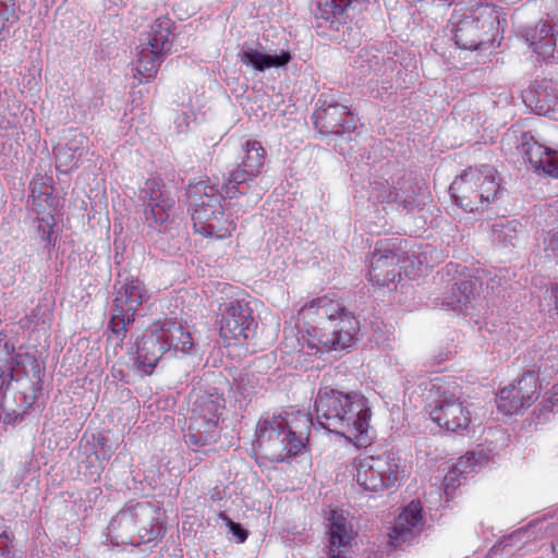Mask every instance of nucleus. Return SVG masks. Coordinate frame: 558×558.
<instances>
[{
	"label": "nucleus",
	"instance_id": "1",
	"mask_svg": "<svg viewBox=\"0 0 558 558\" xmlns=\"http://www.w3.org/2000/svg\"><path fill=\"white\" fill-rule=\"evenodd\" d=\"M298 322L307 327V348L330 352L352 347L357 322L333 295L314 298L298 312Z\"/></svg>",
	"mask_w": 558,
	"mask_h": 558
},
{
	"label": "nucleus",
	"instance_id": "2",
	"mask_svg": "<svg viewBox=\"0 0 558 558\" xmlns=\"http://www.w3.org/2000/svg\"><path fill=\"white\" fill-rule=\"evenodd\" d=\"M315 412L318 424L350 441L367 433L372 417L367 399L355 392L342 391L324 387L317 392Z\"/></svg>",
	"mask_w": 558,
	"mask_h": 558
},
{
	"label": "nucleus",
	"instance_id": "3",
	"mask_svg": "<svg viewBox=\"0 0 558 558\" xmlns=\"http://www.w3.org/2000/svg\"><path fill=\"white\" fill-rule=\"evenodd\" d=\"M186 196L192 208L194 231L205 238H230L236 223L230 203H221V193L213 184L198 181L189 184Z\"/></svg>",
	"mask_w": 558,
	"mask_h": 558
},
{
	"label": "nucleus",
	"instance_id": "4",
	"mask_svg": "<svg viewBox=\"0 0 558 558\" xmlns=\"http://www.w3.org/2000/svg\"><path fill=\"white\" fill-rule=\"evenodd\" d=\"M502 9L494 3L454 10L450 19L452 38L460 49L490 48L502 38Z\"/></svg>",
	"mask_w": 558,
	"mask_h": 558
},
{
	"label": "nucleus",
	"instance_id": "5",
	"mask_svg": "<svg viewBox=\"0 0 558 558\" xmlns=\"http://www.w3.org/2000/svg\"><path fill=\"white\" fill-rule=\"evenodd\" d=\"M311 426L308 416L299 412L284 416L267 415L256 426L258 446L272 460L283 461L304 448Z\"/></svg>",
	"mask_w": 558,
	"mask_h": 558
},
{
	"label": "nucleus",
	"instance_id": "6",
	"mask_svg": "<svg viewBox=\"0 0 558 558\" xmlns=\"http://www.w3.org/2000/svg\"><path fill=\"white\" fill-rule=\"evenodd\" d=\"M456 203L469 213H483L502 195L497 170L488 165L470 167L450 185Z\"/></svg>",
	"mask_w": 558,
	"mask_h": 558
},
{
	"label": "nucleus",
	"instance_id": "7",
	"mask_svg": "<svg viewBox=\"0 0 558 558\" xmlns=\"http://www.w3.org/2000/svg\"><path fill=\"white\" fill-rule=\"evenodd\" d=\"M429 416L448 433L465 435L471 429L472 411L458 386L436 378L429 387Z\"/></svg>",
	"mask_w": 558,
	"mask_h": 558
},
{
	"label": "nucleus",
	"instance_id": "8",
	"mask_svg": "<svg viewBox=\"0 0 558 558\" xmlns=\"http://www.w3.org/2000/svg\"><path fill=\"white\" fill-rule=\"evenodd\" d=\"M355 470V480L362 489L380 493L401 483L405 477L407 465L400 458L386 453L360 459Z\"/></svg>",
	"mask_w": 558,
	"mask_h": 558
},
{
	"label": "nucleus",
	"instance_id": "9",
	"mask_svg": "<svg viewBox=\"0 0 558 558\" xmlns=\"http://www.w3.org/2000/svg\"><path fill=\"white\" fill-rule=\"evenodd\" d=\"M173 22L167 16L156 19L150 25L147 41L137 47L135 70L140 83L153 80L165 54L170 51Z\"/></svg>",
	"mask_w": 558,
	"mask_h": 558
},
{
	"label": "nucleus",
	"instance_id": "10",
	"mask_svg": "<svg viewBox=\"0 0 558 558\" xmlns=\"http://www.w3.org/2000/svg\"><path fill=\"white\" fill-rule=\"evenodd\" d=\"M225 400L216 393H198L192 404L187 442L205 446L218 438V423Z\"/></svg>",
	"mask_w": 558,
	"mask_h": 558
},
{
	"label": "nucleus",
	"instance_id": "11",
	"mask_svg": "<svg viewBox=\"0 0 558 558\" xmlns=\"http://www.w3.org/2000/svg\"><path fill=\"white\" fill-rule=\"evenodd\" d=\"M149 298L150 294L141 279L126 278L117 289L113 300L112 331H125L126 326L134 322L135 313Z\"/></svg>",
	"mask_w": 558,
	"mask_h": 558
},
{
	"label": "nucleus",
	"instance_id": "12",
	"mask_svg": "<svg viewBox=\"0 0 558 558\" xmlns=\"http://www.w3.org/2000/svg\"><path fill=\"white\" fill-rule=\"evenodd\" d=\"M421 186L413 179L400 178L393 183L374 181L369 186V199L386 207L411 210L416 204Z\"/></svg>",
	"mask_w": 558,
	"mask_h": 558
},
{
	"label": "nucleus",
	"instance_id": "13",
	"mask_svg": "<svg viewBox=\"0 0 558 558\" xmlns=\"http://www.w3.org/2000/svg\"><path fill=\"white\" fill-rule=\"evenodd\" d=\"M539 397L538 378L533 372L525 373L515 383L499 390L497 409L505 415H513L530 408Z\"/></svg>",
	"mask_w": 558,
	"mask_h": 558
},
{
	"label": "nucleus",
	"instance_id": "14",
	"mask_svg": "<svg viewBox=\"0 0 558 558\" xmlns=\"http://www.w3.org/2000/svg\"><path fill=\"white\" fill-rule=\"evenodd\" d=\"M243 156L240 163L230 171L228 182L223 185L226 196L235 197L240 192L238 186L257 178L266 162V150L262 143L256 140H248L242 147Z\"/></svg>",
	"mask_w": 558,
	"mask_h": 558
},
{
	"label": "nucleus",
	"instance_id": "15",
	"mask_svg": "<svg viewBox=\"0 0 558 558\" xmlns=\"http://www.w3.org/2000/svg\"><path fill=\"white\" fill-rule=\"evenodd\" d=\"M151 513L149 502L125 506L111 519L108 525V538L116 546H135L137 521L147 523Z\"/></svg>",
	"mask_w": 558,
	"mask_h": 558
},
{
	"label": "nucleus",
	"instance_id": "16",
	"mask_svg": "<svg viewBox=\"0 0 558 558\" xmlns=\"http://www.w3.org/2000/svg\"><path fill=\"white\" fill-rule=\"evenodd\" d=\"M255 326L253 311L248 302L244 300H232L226 304L221 312L220 336L226 340H246Z\"/></svg>",
	"mask_w": 558,
	"mask_h": 558
},
{
	"label": "nucleus",
	"instance_id": "17",
	"mask_svg": "<svg viewBox=\"0 0 558 558\" xmlns=\"http://www.w3.org/2000/svg\"><path fill=\"white\" fill-rule=\"evenodd\" d=\"M320 105L313 114L314 124L324 134H343L355 130L353 114L344 105L319 100Z\"/></svg>",
	"mask_w": 558,
	"mask_h": 558
},
{
	"label": "nucleus",
	"instance_id": "18",
	"mask_svg": "<svg viewBox=\"0 0 558 558\" xmlns=\"http://www.w3.org/2000/svg\"><path fill=\"white\" fill-rule=\"evenodd\" d=\"M423 529L422 506L420 502L412 501L395 520L389 533L390 543L395 547L412 544L421 535Z\"/></svg>",
	"mask_w": 558,
	"mask_h": 558
},
{
	"label": "nucleus",
	"instance_id": "19",
	"mask_svg": "<svg viewBox=\"0 0 558 558\" xmlns=\"http://www.w3.org/2000/svg\"><path fill=\"white\" fill-rule=\"evenodd\" d=\"M518 148L536 171L558 178V150L538 143L531 132L521 135Z\"/></svg>",
	"mask_w": 558,
	"mask_h": 558
},
{
	"label": "nucleus",
	"instance_id": "20",
	"mask_svg": "<svg viewBox=\"0 0 558 558\" xmlns=\"http://www.w3.org/2000/svg\"><path fill=\"white\" fill-rule=\"evenodd\" d=\"M142 194L146 221L154 227L162 226L170 217L173 201L162 193L155 180L145 182Z\"/></svg>",
	"mask_w": 558,
	"mask_h": 558
},
{
	"label": "nucleus",
	"instance_id": "21",
	"mask_svg": "<svg viewBox=\"0 0 558 558\" xmlns=\"http://www.w3.org/2000/svg\"><path fill=\"white\" fill-rule=\"evenodd\" d=\"M166 354L170 356L186 355L194 348V341L187 326L175 320L155 323Z\"/></svg>",
	"mask_w": 558,
	"mask_h": 558
},
{
	"label": "nucleus",
	"instance_id": "22",
	"mask_svg": "<svg viewBox=\"0 0 558 558\" xmlns=\"http://www.w3.org/2000/svg\"><path fill=\"white\" fill-rule=\"evenodd\" d=\"M521 36L538 58L549 60L555 57L558 36L548 22L539 20L534 25L522 28Z\"/></svg>",
	"mask_w": 558,
	"mask_h": 558
},
{
	"label": "nucleus",
	"instance_id": "23",
	"mask_svg": "<svg viewBox=\"0 0 558 558\" xmlns=\"http://www.w3.org/2000/svg\"><path fill=\"white\" fill-rule=\"evenodd\" d=\"M329 550L328 558H342V548L351 544L354 536L353 526L342 510L328 512Z\"/></svg>",
	"mask_w": 558,
	"mask_h": 558
},
{
	"label": "nucleus",
	"instance_id": "24",
	"mask_svg": "<svg viewBox=\"0 0 558 558\" xmlns=\"http://www.w3.org/2000/svg\"><path fill=\"white\" fill-rule=\"evenodd\" d=\"M238 57L244 65L258 72H264L270 68L284 66L291 60V54L288 51H281L279 54L265 53L259 43L244 44Z\"/></svg>",
	"mask_w": 558,
	"mask_h": 558
},
{
	"label": "nucleus",
	"instance_id": "25",
	"mask_svg": "<svg viewBox=\"0 0 558 558\" xmlns=\"http://www.w3.org/2000/svg\"><path fill=\"white\" fill-rule=\"evenodd\" d=\"M136 347V362L138 368L146 375H150L161 356L166 354L161 338L155 324L137 341Z\"/></svg>",
	"mask_w": 558,
	"mask_h": 558
},
{
	"label": "nucleus",
	"instance_id": "26",
	"mask_svg": "<svg viewBox=\"0 0 558 558\" xmlns=\"http://www.w3.org/2000/svg\"><path fill=\"white\" fill-rule=\"evenodd\" d=\"M400 258L392 252H375L369 259V281L374 284L388 287L400 278L398 270Z\"/></svg>",
	"mask_w": 558,
	"mask_h": 558
},
{
	"label": "nucleus",
	"instance_id": "27",
	"mask_svg": "<svg viewBox=\"0 0 558 558\" xmlns=\"http://www.w3.org/2000/svg\"><path fill=\"white\" fill-rule=\"evenodd\" d=\"M475 281L461 279L452 286L444 298L442 303L453 311L465 312L476 296Z\"/></svg>",
	"mask_w": 558,
	"mask_h": 558
},
{
	"label": "nucleus",
	"instance_id": "28",
	"mask_svg": "<svg viewBox=\"0 0 558 558\" xmlns=\"http://www.w3.org/2000/svg\"><path fill=\"white\" fill-rule=\"evenodd\" d=\"M150 519L147 523L137 521L135 546L155 542L162 534V525L159 522V513L151 506Z\"/></svg>",
	"mask_w": 558,
	"mask_h": 558
},
{
	"label": "nucleus",
	"instance_id": "29",
	"mask_svg": "<svg viewBox=\"0 0 558 558\" xmlns=\"http://www.w3.org/2000/svg\"><path fill=\"white\" fill-rule=\"evenodd\" d=\"M522 232V226L515 221L497 223L493 227V239L502 245H514Z\"/></svg>",
	"mask_w": 558,
	"mask_h": 558
},
{
	"label": "nucleus",
	"instance_id": "30",
	"mask_svg": "<svg viewBox=\"0 0 558 558\" xmlns=\"http://www.w3.org/2000/svg\"><path fill=\"white\" fill-rule=\"evenodd\" d=\"M71 153L72 151H70L64 146L54 148L57 169L60 172L66 173L78 167V163L82 159L80 157H75V154Z\"/></svg>",
	"mask_w": 558,
	"mask_h": 558
},
{
	"label": "nucleus",
	"instance_id": "31",
	"mask_svg": "<svg viewBox=\"0 0 558 558\" xmlns=\"http://www.w3.org/2000/svg\"><path fill=\"white\" fill-rule=\"evenodd\" d=\"M87 136L82 133H76L73 134L63 146L72 151L71 154H75V157L82 159L89 150Z\"/></svg>",
	"mask_w": 558,
	"mask_h": 558
},
{
	"label": "nucleus",
	"instance_id": "32",
	"mask_svg": "<svg viewBox=\"0 0 558 558\" xmlns=\"http://www.w3.org/2000/svg\"><path fill=\"white\" fill-rule=\"evenodd\" d=\"M54 223H56L54 217L49 213L44 214L38 219L37 232H38L39 236L41 238V240H44L48 243L51 242V235L53 233Z\"/></svg>",
	"mask_w": 558,
	"mask_h": 558
},
{
	"label": "nucleus",
	"instance_id": "33",
	"mask_svg": "<svg viewBox=\"0 0 558 558\" xmlns=\"http://www.w3.org/2000/svg\"><path fill=\"white\" fill-rule=\"evenodd\" d=\"M544 248L549 256L558 257V228L547 232L544 238Z\"/></svg>",
	"mask_w": 558,
	"mask_h": 558
},
{
	"label": "nucleus",
	"instance_id": "34",
	"mask_svg": "<svg viewBox=\"0 0 558 558\" xmlns=\"http://www.w3.org/2000/svg\"><path fill=\"white\" fill-rule=\"evenodd\" d=\"M513 555V546L509 542L495 545L487 554V558H509Z\"/></svg>",
	"mask_w": 558,
	"mask_h": 558
},
{
	"label": "nucleus",
	"instance_id": "35",
	"mask_svg": "<svg viewBox=\"0 0 558 558\" xmlns=\"http://www.w3.org/2000/svg\"><path fill=\"white\" fill-rule=\"evenodd\" d=\"M16 1L15 0H0V14L15 16Z\"/></svg>",
	"mask_w": 558,
	"mask_h": 558
},
{
	"label": "nucleus",
	"instance_id": "36",
	"mask_svg": "<svg viewBox=\"0 0 558 558\" xmlns=\"http://www.w3.org/2000/svg\"><path fill=\"white\" fill-rule=\"evenodd\" d=\"M230 532L238 538L240 543H243L247 538V532L243 529L240 523H235L230 521L229 523Z\"/></svg>",
	"mask_w": 558,
	"mask_h": 558
},
{
	"label": "nucleus",
	"instance_id": "37",
	"mask_svg": "<svg viewBox=\"0 0 558 558\" xmlns=\"http://www.w3.org/2000/svg\"><path fill=\"white\" fill-rule=\"evenodd\" d=\"M191 121H192V116L187 112H182L177 116L174 122L177 124L179 132H184L189 129Z\"/></svg>",
	"mask_w": 558,
	"mask_h": 558
},
{
	"label": "nucleus",
	"instance_id": "38",
	"mask_svg": "<svg viewBox=\"0 0 558 558\" xmlns=\"http://www.w3.org/2000/svg\"><path fill=\"white\" fill-rule=\"evenodd\" d=\"M11 537L5 530L0 531V556H7L10 553Z\"/></svg>",
	"mask_w": 558,
	"mask_h": 558
},
{
	"label": "nucleus",
	"instance_id": "39",
	"mask_svg": "<svg viewBox=\"0 0 558 558\" xmlns=\"http://www.w3.org/2000/svg\"><path fill=\"white\" fill-rule=\"evenodd\" d=\"M556 100H557V97H556V96H555V97H551V98H549V99L544 98V101H546V102H547V110H548L551 106H554V105L556 104Z\"/></svg>",
	"mask_w": 558,
	"mask_h": 558
},
{
	"label": "nucleus",
	"instance_id": "40",
	"mask_svg": "<svg viewBox=\"0 0 558 558\" xmlns=\"http://www.w3.org/2000/svg\"><path fill=\"white\" fill-rule=\"evenodd\" d=\"M13 379V375H12V372H10L7 377H1V380H0V386H2L7 380L10 381Z\"/></svg>",
	"mask_w": 558,
	"mask_h": 558
},
{
	"label": "nucleus",
	"instance_id": "41",
	"mask_svg": "<svg viewBox=\"0 0 558 558\" xmlns=\"http://www.w3.org/2000/svg\"><path fill=\"white\" fill-rule=\"evenodd\" d=\"M454 474H456L454 472H451V474H450L449 476H446V477H445V481H446V492H447V490H448V488H449V484H448V482L454 478Z\"/></svg>",
	"mask_w": 558,
	"mask_h": 558
},
{
	"label": "nucleus",
	"instance_id": "42",
	"mask_svg": "<svg viewBox=\"0 0 558 558\" xmlns=\"http://www.w3.org/2000/svg\"><path fill=\"white\" fill-rule=\"evenodd\" d=\"M553 551L558 557V538L555 541V543L551 545Z\"/></svg>",
	"mask_w": 558,
	"mask_h": 558
},
{
	"label": "nucleus",
	"instance_id": "43",
	"mask_svg": "<svg viewBox=\"0 0 558 558\" xmlns=\"http://www.w3.org/2000/svg\"><path fill=\"white\" fill-rule=\"evenodd\" d=\"M554 298H555V307H556L557 314H558V289L555 292Z\"/></svg>",
	"mask_w": 558,
	"mask_h": 558
},
{
	"label": "nucleus",
	"instance_id": "44",
	"mask_svg": "<svg viewBox=\"0 0 558 558\" xmlns=\"http://www.w3.org/2000/svg\"><path fill=\"white\" fill-rule=\"evenodd\" d=\"M554 389H555L554 396L558 397V384L554 387Z\"/></svg>",
	"mask_w": 558,
	"mask_h": 558
}]
</instances>
